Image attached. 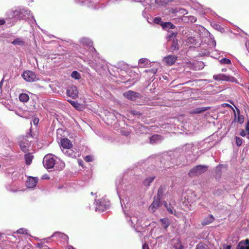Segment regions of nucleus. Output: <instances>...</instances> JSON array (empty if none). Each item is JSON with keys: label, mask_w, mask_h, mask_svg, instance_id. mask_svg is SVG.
<instances>
[{"label": "nucleus", "mask_w": 249, "mask_h": 249, "mask_svg": "<svg viewBox=\"0 0 249 249\" xmlns=\"http://www.w3.org/2000/svg\"><path fill=\"white\" fill-rule=\"evenodd\" d=\"M226 71H227V69H226V68H223L222 69V71H223V72H226Z\"/></svg>", "instance_id": "680f3d73"}, {"label": "nucleus", "mask_w": 249, "mask_h": 249, "mask_svg": "<svg viewBox=\"0 0 249 249\" xmlns=\"http://www.w3.org/2000/svg\"><path fill=\"white\" fill-rule=\"evenodd\" d=\"M157 70L156 69V70H154V69H152L151 70V71L154 73H155L156 72H157Z\"/></svg>", "instance_id": "4d7b16f0"}, {"label": "nucleus", "mask_w": 249, "mask_h": 249, "mask_svg": "<svg viewBox=\"0 0 249 249\" xmlns=\"http://www.w3.org/2000/svg\"><path fill=\"white\" fill-rule=\"evenodd\" d=\"M13 17L17 20L28 18L32 26L37 25L34 16L31 14V11L24 8H18L13 11Z\"/></svg>", "instance_id": "f03ea898"}, {"label": "nucleus", "mask_w": 249, "mask_h": 249, "mask_svg": "<svg viewBox=\"0 0 249 249\" xmlns=\"http://www.w3.org/2000/svg\"><path fill=\"white\" fill-rule=\"evenodd\" d=\"M143 213L139 211H134L131 213L130 216V221L131 226L135 229L141 226L142 218L143 216Z\"/></svg>", "instance_id": "7ed1b4c3"}, {"label": "nucleus", "mask_w": 249, "mask_h": 249, "mask_svg": "<svg viewBox=\"0 0 249 249\" xmlns=\"http://www.w3.org/2000/svg\"><path fill=\"white\" fill-rule=\"evenodd\" d=\"M95 211L102 212L108 209L110 206L109 201L106 199L102 198L101 200H95Z\"/></svg>", "instance_id": "20e7f679"}, {"label": "nucleus", "mask_w": 249, "mask_h": 249, "mask_svg": "<svg viewBox=\"0 0 249 249\" xmlns=\"http://www.w3.org/2000/svg\"><path fill=\"white\" fill-rule=\"evenodd\" d=\"M160 198H155L153 203L149 207V210L152 213L155 212L160 206Z\"/></svg>", "instance_id": "4468645a"}, {"label": "nucleus", "mask_w": 249, "mask_h": 249, "mask_svg": "<svg viewBox=\"0 0 249 249\" xmlns=\"http://www.w3.org/2000/svg\"><path fill=\"white\" fill-rule=\"evenodd\" d=\"M71 76L75 79H79L81 78L80 73L77 71H73L71 73Z\"/></svg>", "instance_id": "c9c22d12"}, {"label": "nucleus", "mask_w": 249, "mask_h": 249, "mask_svg": "<svg viewBox=\"0 0 249 249\" xmlns=\"http://www.w3.org/2000/svg\"><path fill=\"white\" fill-rule=\"evenodd\" d=\"M189 20L191 22H195L196 21V18L193 16H190L189 17Z\"/></svg>", "instance_id": "c03bdc74"}, {"label": "nucleus", "mask_w": 249, "mask_h": 249, "mask_svg": "<svg viewBox=\"0 0 249 249\" xmlns=\"http://www.w3.org/2000/svg\"><path fill=\"white\" fill-rule=\"evenodd\" d=\"M183 246L181 245H179V247L178 249H183Z\"/></svg>", "instance_id": "052dcab7"}, {"label": "nucleus", "mask_w": 249, "mask_h": 249, "mask_svg": "<svg viewBox=\"0 0 249 249\" xmlns=\"http://www.w3.org/2000/svg\"><path fill=\"white\" fill-rule=\"evenodd\" d=\"M178 13H180V14H181L183 15H186L188 13L187 11L185 9H183V8H179Z\"/></svg>", "instance_id": "37998d69"}, {"label": "nucleus", "mask_w": 249, "mask_h": 249, "mask_svg": "<svg viewBox=\"0 0 249 249\" xmlns=\"http://www.w3.org/2000/svg\"><path fill=\"white\" fill-rule=\"evenodd\" d=\"M208 109V107H198V108H196V109H195L193 110V113H200L204 111H206Z\"/></svg>", "instance_id": "c756f323"}, {"label": "nucleus", "mask_w": 249, "mask_h": 249, "mask_svg": "<svg viewBox=\"0 0 249 249\" xmlns=\"http://www.w3.org/2000/svg\"><path fill=\"white\" fill-rule=\"evenodd\" d=\"M237 249H249V240L246 239L245 241H241L238 244Z\"/></svg>", "instance_id": "a211bd4d"}, {"label": "nucleus", "mask_w": 249, "mask_h": 249, "mask_svg": "<svg viewBox=\"0 0 249 249\" xmlns=\"http://www.w3.org/2000/svg\"><path fill=\"white\" fill-rule=\"evenodd\" d=\"M33 157V156L31 153H28L25 155L24 158L27 165H29L31 164Z\"/></svg>", "instance_id": "4be33fe9"}, {"label": "nucleus", "mask_w": 249, "mask_h": 249, "mask_svg": "<svg viewBox=\"0 0 249 249\" xmlns=\"http://www.w3.org/2000/svg\"><path fill=\"white\" fill-rule=\"evenodd\" d=\"M196 249H210L208 246L202 242L199 243L196 247Z\"/></svg>", "instance_id": "473e14b6"}, {"label": "nucleus", "mask_w": 249, "mask_h": 249, "mask_svg": "<svg viewBox=\"0 0 249 249\" xmlns=\"http://www.w3.org/2000/svg\"><path fill=\"white\" fill-rule=\"evenodd\" d=\"M22 76L25 80L29 82H34L38 80L36 73L30 71H25Z\"/></svg>", "instance_id": "1a4fd4ad"}, {"label": "nucleus", "mask_w": 249, "mask_h": 249, "mask_svg": "<svg viewBox=\"0 0 249 249\" xmlns=\"http://www.w3.org/2000/svg\"><path fill=\"white\" fill-rule=\"evenodd\" d=\"M213 146V145L211 144L209 146H208L207 149H209L210 148H211Z\"/></svg>", "instance_id": "0e129e2a"}, {"label": "nucleus", "mask_w": 249, "mask_h": 249, "mask_svg": "<svg viewBox=\"0 0 249 249\" xmlns=\"http://www.w3.org/2000/svg\"><path fill=\"white\" fill-rule=\"evenodd\" d=\"M116 189L117 191L118 194V196H119L120 199V202L121 204L123 210H124V208H126L127 207L128 205V198L125 197V198H123L122 197L120 194L119 192V186L116 184Z\"/></svg>", "instance_id": "ddd939ff"}, {"label": "nucleus", "mask_w": 249, "mask_h": 249, "mask_svg": "<svg viewBox=\"0 0 249 249\" xmlns=\"http://www.w3.org/2000/svg\"><path fill=\"white\" fill-rule=\"evenodd\" d=\"M160 221L161 223L162 226L164 228V229H166L170 225L169 222L168 221L167 218H161L160 219Z\"/></svg>", "instance_id": "cd10ccee"}, {"label": "nucleus", "mask_w": 249, "mask_h": 249, "mask_svg": "<svg viewBox=\"0 0 249 249\" xmlns=\"http://www.w3.org/2000/svg\"><path fill=\"white\" fill-rule=\"evenodd\" d=\"M150 62L147 58H141L139 60V66L142 68L148 67Z\"/></svg>", "instance_id": "6ab92c4d"}, {"label": "nucleus", "mask_w": 249, "mask_h": 249, "mask_svg": "<svg viewBox=\"0 0 249 249\" xmlns=\"http://www.w3.org/2000/svg\"><path fill=\"white\" fill-rule=\"evenodd\" d=\"M38 181V178H37L30 177L28 178V180L26 182V185L28 188H34Z\"/></svg>", "instance_id": "f8f14e48"}, {"label": "nucleus", "mask_w": 249, "mask_h": 249, "mask_svg": "<svg viewBox=\"0 0 249 249\" xmlns=\"http://www.w3.org/2000/svg\"><path fill=\"white\" fill-rule=\"evenodd\" d=\"M235 139H236V143L237 145L241 146L242 145V144L243 143V140L238 137H236Z\"/></svg>", "instance_id": "58836bf2"}, {"label": "nucleus", "mask_w": 249, "mask_h": 249, "mask_svg": "<svg viewBox=\"0 0 249 249\" xmlns=\"http://www.w3.org/2000/svg\"><path fill=\"white\" fill-rule=\"evenodd\" d=\"M214 217L212 215H209L205 217L202 221L201 224L203 226H205L211 223L214 220Z\"/></svg>", "instance_id": "aec40b11"}, {"label": "nucleus", "mask_w": 249, "mask_h": 249, "mask_svg": "<svg viewBox=\"0 0 249 249\" xmlns=\"http://www.w3.org/2000/svg\"><path fill=\"white\" fill-rule=\"evenodd\" d=\"M161 136L159 135H154L149 138V142L151 144L160 142L161 141Z\"/></svg>", "instance_id": "f3484780"}, {"label": "nucleus", "mask_w": 249, "mask_h": 249, "mask_svg": "<svg viewBox=\"0 0 249 249\" xmlns=\"http://www.w3.org/2000/svg\"><path fill=\"white\" fill-rule=\"evenodd\" d=\"M161 26L163 29H173L175 28V26L170 22H163L161 24Z\"/></svg>", "instance_id": "5701e85b"}, {"label": "nucleus", "mask_w": 249, "mask_h": 249, "mask_svg": "<svg viewBox=\"0 0 249 249\" xmlns=\"http://www.w3.org/2000/svg\"><path fill=\"white\" fill-rule=\"evenodd\" d=\"M213 45H214V46H215V45H216V42H215V41H214H214H213Z\"/></svg>", "instance_id": "69168bd1"}, {"label": "nucleus", "mask_w": 249, "mask_h": 249, "mask_svg": "<svg viewBox=\"0 0 249 249\" xmlns=\"http://www.w3.org/2000/svg\"><path fill=\"white\" fill-rule=\"evenodd\" d=\"M61 146L64 148L69 149L72 146L71 141L67 138H63L61 140Z\"/></svg>", "instance_id": "dca6fc26"}, {"label": "nucleus", "mask_w": 249, "mask_h": 249, "mask_svg": "<svg viewBox=\"0 0 249 249\" xmlns=\"http://www.w3.org/2000/svg\"><path fill=\"white\" fill-rule=\"evenodd\" d=\"M68 102H69L73 107H74L76 109H78V110H80L81 108V105L75 102V101H72L71 100H67Z\"/></svg>", "instance_id": "a878e982"}, {"label": "nucleus", "mask_w": 249, "mask_h": 249, "mask_svg": "<svg viewBox=\"0 0 249 249\" xmlns=\"http://www.w3.org/2000/svg\"><path fill=\"white\" fill-rule=\"evenodd\" d=\"M3 80L2 79L0 82V88H1L2 85V84H3Z\"/></svg>", "instance_id": "bf43d9fd"}, {"label": "nucleus", "mask_w": 249, "mask_h": 249, "mask_svg": "<svg viewBox=\"0 0 249 249\" xmlns=\"http://www.w3.org/2000/svg\"><path fill=\"white\" fill-rule=\"evenodd\" d=\"M21 149L24 152L27 150V148L29 146L28 142H20L19 144Z\"/></svg>", "instance_id": "7c9ffc66"}, {"label": "nucleus", "mask_w": 249, "mask_h": 249, "mask_svg": "<svg viewBox=\"0 0 249 249\" xmlns=\"http://www.w3.org/2000/svg\"><path fill=\"white\" fill-rule=\"evenodd\" d=\"M142 249H149L148 246L146 244H144L142 246Z\"/></svg>", "instance_id": "8fccbe9b"}, {"label": "nucleus", "mask_w": 249, "mask_h": 249, "mask_svg": "<svg viewBox=\"0 0 249 249\" xmlns=\"http://www.w3.org/2000/svg\"><path fill=\"white\" fill-rule=\"evenodd\" d=\"M124 96L129 100L139 103L140 102V100L142 99V96L141 94L132 90L125 92L124 93Z\"/></svg>", "instance_id": "423d86ee"}, {"label": "nucleus", "mask_w": 249, "mask_h": 249, "mask_svg": "<svg viewBox=\"0 0 249 249\" xmlns=\"http://www.w3.org/2000/svg\"><path fill=\"white\" fill-rule=\"evenodd\" d=\"M225 107H230V108H231L232 109H233V107L229 104H225Z\"/></svg>", "instance_id": "6e6d98bb"}, {"label": "nucleus", "mask_w": 249, "mask_h": 249, "mask_svg": "<svg viewBox=\"0 0 249 249\" xmlns=\"http://www.w3.org/2000/svg\"><path fill=\"white\" fill-rule=\"evenodd\" d=\"M224 190L221 189V188H216L215 189L213 192V193L214 195L220 196L224 194Z\"/></svg>", "instance_id": "2f4dec72"}, {"label": "nucleus", "mask_w": 249, "mask_h": 249, "mask_svg": "<svg viewBox=\"0 0 249 249\" xmlns=\"http://www.w3.org/2000/svg\"><path fill=\"white\" fill-rule=\"evenodd\" d=\"M43 163L48 170L54 168V170H61L65 166L64 162L52 154L46 155L43 159Z\"/></svg>", "instance_id": "f257e3e1"}, {"label": "nucleus", "mask_w": 249, "mask_h": 249, "mask_svg": "<svg viewBox=\"0 0 249 249\" xmlns=\"http://www.w3.org/2000/svg\"><path fill=\"white\" fill-rule=\"evenodd\" d=\"M164 206L165 207L167 208V211L171 214H175L176 211L174 210V209L173 207L170 206V205L168 206L167 203L166 201H164Z\"/></svg>", "instance_id": "c85d7f7f"}, {"label": "nucleus", "mask_w": 249, "mask_h": 249, "mask_svg": "<svg viewBox=\"0 0 249 249\" xmlns=\"http://www.w3.org/2000/svg\"><path fill=\"white\" fill-rule=\"evenodd\" d=\"M177 59V57L173 55H169L164 57L163 60L168 65H172Z\"/></svg>", "instance_id": "2eb2a0df"}, {"label": "nucleus", "mask_w": 249, "mask_h": 249, "mask_svg": "<svg viewBox=\"0 0 249 249\" xmlns=\"http://www.w3.org/2000/svg\"><path fill=\"white\" fill-rule=\"evenodd\" d=\"M207 170V166L199 165L192 168L189 171L188 175L191 177H193L196 176H199L206 172Z\"/></svg>", "instance_id": "0eeeda50"}, {"label": "nucleus", "mask_w": 249, "mask_h": 249, "mask_svg": "<svg viewBox=\"0 0 249 249\" xmlns=\"http://www.w3.org/2000/svg\"><path fill=\"white\" fill-rule=\"evenodd\" d=\"M39 120L37 118H35L34 120V124H37L38 123Z\"/></svg>", "instance_id": "3c124183"}, {"label": "nucleus", "mask_w": 249, "mask_h": 249, "mask_svg": "<svg viewBox=\"0 0 249 249\" xmlns=\"http://www.w3.org/2000/svg\"><path fill=\"white\" fill-rule=\"evenodd\" d=\"M213 78L216 81H225L231 82H237V79L230 75L220 73L213 76Z\"/></svg>", "instance_id": "6e6552de"}, {"label": "nucleus", "mask_w": 249, "mask_h": 249, "mask_svg": "<svg viewBox=\"0 0 249 249\" xmlns=\"http://www.w3.org/2000/svg\"><path fill=\"white\" fill-rule=\"evenodd\" d=\"M85 160L87 162L91 161L93 160V157L91 156H87L85 158Z\"/></svg>", "instance_id": "a18cd8bd"}, {"label": "nucleus", "mask_w": 249, "mask_h": 249, "mask_svg": "<svg viewBox=\"0 0 249 249\" xmlns=\"http://www.w3.org/2000/svg\"><path fill=\"white\" fill-rule=\"evenodd\" d=\"M179 12V9L178 8H175V9H172L170 12L173 14H176Z\"/></svg>", "instance_id": "09e8293b"}, {"label": "nucleus", "mask_w": 249, "mask_h": 249, "mask_svg": "<svg viewBox=\"0 0 249 249\" xmlns=\"http://www.w3.org/2000/svg\"><path fill=\"white\" fill-rule=\"evenodd\" d=\"M186 200L188 202H192L193 200L192 199H189V198H187L186 199Z\"/></svg>", "instance_id": "13d9d810"}, {"label": "nucleus", "mask_w": 249, "mask_h": 249, "mask_svg": "<svg viewBox=\"0 0 249 249\" xmlns=\"http://www.w3.org/2000/svg\"><path fill=\"white\" fill-rule=\"evenodd\" d=\"M231 249V245H227L226 246V247L224 248V249Z\"/></svg>", "instance_id": "5fc2aeb1"}, {"label": "nucleus", "mask_w": 249, "mask_h": 249, "mask_svg": "<svg viewBox=\"0 0 249 249\" xmlns=\"http://www.w3.org/2000/svg\"><path fill=\"white\" fill-rule=\"evenodd\" d=\"M191 194H192V196H195V195L194 193H192Z\"/></svg>", "instance_id": "338daca9"}, {"label": "nucleus", "mask_w": 249, "mask_h": 249, "mask_svg": "<svg viewBox=\"0 0 249 249\" xmlns=\"http://www.w3.org/2000/svg\"><path fill=\"white\" fill-rule=\"evenodd\" d=\"M164 192L163 188L162 187H160L158 191V196L157 198L160 199Z\"/></svg>", "instance_id": "4c0bfd02"}, {"label": "nucleus", "mask_w": 249, "mask_h": 249, "mask_svg": "<svg viewBox=\"0 0 249 249\" xmlns=\"http://www.w3.org/2000/svg\"><path fill=\"white\" fill-rule=\"evenodd\" d=\"M155 177L152 176L148 178H147L143 181V184L146 186H148L150 185V183L154 180Z\"/></svg>", "instance_id": "393cba45"}, {"label": "nucleus", "mask_w": 249, "mask_h": 249, "mask_svg": "<svg viewBox=\"0 0 249 249\" xmlns=\"http://www.w3.org/2000/svg\"><path fill=\"white\" fill-rule=\"evenodd\" d=\"M220 63L221 64H231V61L228 58H223L221 59L220 61Z\"/></svg>", "instance_id": "e433bc0d"}, {"label": "nucleus", "mask_w": 249, "mask_h": 249, "mask_svg": "<svg viewBox=\"0 0 249 249\" xmlns=\"http://www.w3.org/2000/svg\"><path fill=\"white\" fill-rule=\"evenodd\" d=\"M17 232L19 234H27V230L24 228H20Z\"/></svg>", "instance_id": "ea45409f"}, {"label": "nucleus", "mask_w": 249, "mask_h": 249, "mask_svg": "<svg viewBox=\"0 0 249 249\" xmlns=\"http://www.w3.org/2000/svg\"><path fill=\"white\" fill-rule=\"evenodd\" d=\"M142 129H144V126H142Z\"/></svg>", "instance_id": "774afa93"}, {"label": "nucleus", "mask_w": 249, "mask_h": 249, "mask_svg": "<svg viewBox=\"0 0 249 249\" xmlns=\"http://www.w3.org/2000/svg\"><path fill=\"white\" fill-rule=\"evenodd\" d=\"M244 116L243 115L238 114V118H237V122L240 124H242L244 122Z\"/></svg>", "instance_id": "a19ab883"}, {"label": "nucleus", "mask_w": 249, "mask_h": 249, "mask_svg": "<svg viewBox=\"0 0 249 249\" xmlns=\"http://www.w3.org/2000/svg\"><path fill=\"white\" fill-rule=\"evenodd\" d=\"M12 44L16 46H23L25 45V42L23 39L21 38H17L14 39L12 42Z\"/></svg>", "instance_id": "412c9836"}, {"label": "nucleus", "mask_w": 249, "mask_h": 249, "mask_svg": "<svg viewBox=\"0 0 249 249\" xmlns=\"http://www.w3.org/2000/svg\"><path fill=\"white\" fill-rule=\"evenodd\" d=\"M176 35V33L173 32V31H169L166 36V39L168 41L174 40H175Z\"/></svg>", "instance_id": "b1692460"}, {"label": "nucleus", "mask_w": 249, "mask_h": 249, "mask_svg": "<svg viewBox=\"0 0 249 249\" xmlns=\"http://www.w3.org/2000/svg\"><path fill=\"white\" fill-rule=\"evenodd\" d=\"M178 49V43L177 40H174L172 41L171 46V50L172 51H174Z\"/></svg>", "instance_id": "72a5a7b5"}, {"label": "nucleus", "mask_w": 249, "mask_h": 249, "mask_svg": "<svg viewBox=\"0 0 249 249\" xmlns=\"http://www.w3.org/2000/svg\"><path fill=\"white\" fill-rule=\"evenodd\" d=\"M70 151H67L66 152H64V151H63V153H64L65 154H67L69 156H70Z\"/></svg>", "instance_id": "864d4df0"}, {"label": "nucleus", "mask_w": 249, "mask_h": 249, "mask_svg": "<svg viewBox=\"0 0 249 249\" xmlns=\"http://www.w3.org/2000/svg\"><path fill=\"white\" fill-rule=\"evenodd\" d=\"M51 237H56L57 239H60L61 242H68L69 237L64 233L60 232H55L51 236Z\"/></svg>", "instance_id": "9b49d317"}, {"label": "nucleus", "mask_w": 249, "mask_h": 249, "mask_svg": "<svg viewBox=\"0 0 249 249\" xmlns=\"http://www.w3.org/2000/svg\"><path fill=\"white\" fill-rule=\"evenodd\" d=\"M240 135L242 137H247V133L246 132V130H244L243 129H241V131L240 132Z\"/></svg>", "instance_id": "49530a36"}, {"label": "nucleus", "mask_w": 249, "mask_h": 249, "mask_svg": "<svg viewBox=\"0 0 249 249\" xmlns=\"http://www.w3.org/2000/svg\"><path fill=\"white\" fill-rule=\"evenodd\" d=\"M161 18L160 17H156L154 19V22L156 24H159Z\"/></svg>", "instance_id": "de8ad7c7"}, {"label": "nucleus", "mask_w": 249, "mask_h": 249, "mask_svg": "<svg viewBox=\"0 0 249 249\" xmlns=\"http://www.w3.org/2000/svg\"><path fill=\"white\" fill-rule=\"evenodd\" d=\"M29 98L28 95L25 93H21L19 96V99L22 102H26L28 101Z\"/></svg>", "instance_id": "bb28decb"}, {"label": "nucleus", "mask_w": 249, "mask_h": 249, "mask_svg": "<svg viewBox=\"0 0 249 249\" xmlns=\"http://www.w3.org/2000/svg\"><path fill=\"white\" fill-rule=\"evenodd\" d=\"M122 133H123L124 135H125V136H127V135H128L129 134V132H126V133H123V132H122Z\"/></svg>", "instance_id": "e2e57ef3"}, {"label": "nucleus", "mask_w": 249, "mask_h": 249, "mask_svg": "<svg viewBox=\"0 0 249 249\" xmlns=\"http://www.w3.org/2000/svg\"><path fill=\"white\" fill-rule=\"evenodd\" d=\"M5 23V21L2 19H0V25L4 24Z\"/></svg>", "instance_id": "603ef678"}, {"label": "nucleus", "mask_w": 249, "mask_h": 249, "mask_svg": "<svg viewBox=\"0 0 249 249\" xmlns=\"http://www.w3.org/2000/svg\"><path fill=\"white\" fill-rule=\"evenodd\" d=\"M79 43L89 48V51L92 53V57L97 56V53L95 49L92 46L93 42L89 38L87 37H82L79 40Z\"/></svg>", "instance_id": "39448f33"}, {"label": "nucleus", "mask_w": 249, "mask_h": 249, "mask_svg": "<svg viewBox=\"0 0 249 249\" xmlns=\"http://www.w3.org/2000/svg\"><path fill=\"white\" fill-rule=\"evenodd\" d=\"M78 94L77 88L76 86H71L69 88L67 91V94L73 99L77 98Z\"/></svg>", "instance_id": "9d476101"}, {"label": "nucleus", "mask_w": 249, "mask_h": 249, "mask_svg": "<svg viewBox=\"0 0 249 249\" xmlns=\"http://www.w3.org/2000/svg\"><path fill=\"white\" fill-rule=\"evenodd\" d=\"M245 129L247 133V138L249 139V121L246 124Z\"/></svg>", "instance_id": "79ce46f5"}, {"label": "nucleus", "mask_w": 249, "mask_h": 249, "mask_svg": "<svg viewBox=\"0 0 249 249\" xmlns=\"http://www.w3.org/2000/svg\"><path fill=\"white\" fill-rule=\"evenodd\" d=\"M194 144L192 143L187 144L184 146L183 150L185 151H190L193 150Z\"/></svg>", "instance_id": "f704fd0d"}]
</instances>
